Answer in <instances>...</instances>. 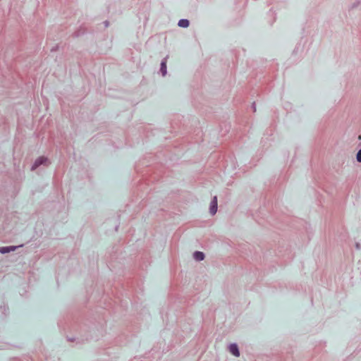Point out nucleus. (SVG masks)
<instances>
[{
	"label": "nucleus",
	"mask_w": 361,
	"mask_h": 361,
	"mask_svg": "<svg viewBox=\"0 0 361 361\" xmlns=\"http://www.w3.org/2000/svg\"><path fill=\"white\" fill-rule=\"evenodd\" d=\"M23 245H18V246L11 245V246L0 247V253H1V254L8 253V252H10L11 251H15L18 247H23Z\"/></svg>",
	"instance_id": "nucleus-3"
},
{
	"label": "nucleus",
	"mask_w": 361,
	"mask_h": 361,
	"mask_svg": "<svg viewBox=\"0 0 361 361\" xmlns=\"http://www.w3.org/2000/svg\"><path fill=\"white\" fill-rule=\"evenodd\" d=\"M204 254L200 251H195L193 253V257L197 261H202L204 259Z\"/></svg>",
	"instance_id": "nucleus-6"
},
{
	"label": "nucleus",
	"mask_w": 361,
	"mask_h": 361,
	"mask_svg": "<svg viewBox=\"0 0 361 361\" xmlns=\"http://www.w3.org/2000/svg\"><path fill=\"white\" fill-rule=\"evenodd\" d=\"M168 56L164 58L161 62L160 65V72L163 76H165L167 73L166 69V63H167Z\"/></svg>",
	"instance_id": "nucleus-5"
},
{
	"label": "nucleus",
	"mask_w": 361,
	"mask_h": 361,
	"mask_svg": "<svg viewBox=\"0 0 361 361\" xmlns=\"http://www.w3.org/2000/svg\"><path fill=\"white\" fill-rule=\"evenodd\" d=\"M359 139L361 140V135L359 136Z\"/></svg>",
	"instance_id": "nucleus-13"
},
{
	"label": "nucleus",
	"mask_w": 361,
	"mask_h": 361,
	"mask_svg": "<svg viewBox=\"0 0 361 361\" xmlns=\"http://www.w3.org/2000/svg\"><path fill=\"white\" fill-rule=\"evenodd\" d=\"M79 35H80V34L78 33V32H75L74 33V35H75V36H76V37L79 36Z\"/></svg>",
	"instance_id": "nucleus-11"
},
{
	"label": "nucleus",
	"mask_w": 361,
	"mask_h": 361,
	"mask_svg": "<svg viewBox=\"0 0 361 361\" xmlns=\"http://www.w3.org/2000/svg\"><path fill=\"white\" fill-rule=\"evenodd\" d=\"M217 212V197L214 196L210 203L209 212L212 215H214Z\"/></svg>",
	"instance_id": "nucleus-2"
},
{
	"label": "nucleus",
	"mask_w": 361,
	"mask_h": 361,
	"mask_svg": "<svg viewBox=\"0 0 361 361\" xmlns=\"http://www.w3.org/2000/svg\"><path fill=\"white\" fill-rule=\"evenodd\" d=\"M229 352L235 357L240 356V351L237 344L232 343L228 346Z\"/></svg>",
	"instance_id": "nucleus-4"
},
{
	"label": "nucleus",
	"mask_w": 361,
	"mask_h": 361,
	"mask_svg": "<svg viewBox=\"0 0 361 361\" xmlns=\"http://www.w3.org/2000/svg\"><path fill=\"white\" fill-rule=\"evenodd\" d=\"M356 159L358 162H361V149L358 150L356 155Z\"/></svg>",
	"instance_id": "nucleus-8"
},
{
	"label": "nucleus",
	"mask_w": 361,
	"mask_h": 361,
	"mask_svg": "<svg viewBox=\"0 0 361 361\" xmlns=\"http://www.w3.org/2000/svg\"><path fill=\"white\" fill-rule=\"evenodd\" d=\"M355 247L357 249V250H360L361 248V245L359 243H356L355 244Z\"/></svg>",
	"instance_id": "nucleus-9"
},
{
	"label": "nucleus",
	"mask_w": 361,
	"mask_h": 361,
	"mask_svg": "<svg viewBox=\"0 0 361 361\" xmlns=\"http://www.w3.org/2000/svg\"><path fill=\"white\" fill-rule=\"evenodd\" d=\"M104 23L105 27H108L109 25V23L107 20L104 21Z\"/></svg>",
	"instance_id": "nucleus-10"
},
{
	"label": "nucleus",
	"mask_w": 361,
	"mask_h": 361,
	"mask_svg": "<svg viewBox=\"0 0 361 361\" xmlns=\"http://www.w3.org/2000/svg\"><path fill=\"white\" fill-rule=\"evenodd\" d=\"M255 103H253V108H254V111H255Z\"/></svg>",
	"instance_id": "nucleus-12"
},
{
	"label": "nucleus",
	"mask_w": 361,
	"mask_h": 361,
	"mask_svg": "<svg viewBox=\"0 0 361 361\" xmlns=\"http://www.w3.org/2000/svg\"><path fill=\"white\" fill-rule=\"evenodd\" d=\"M50 164H51V162L47 157H45L43 156L39 157L34 162L33 165L31 167V170L35 171L36 169H37L41 165L48 166Z\"/></svg>",
	"instance_id": "nucleus-1"
},
{
	"label": "nucleus",
	"mask_w": 361,
	"mask_h": 361,
	"mask_svg": "<svg viewBox=\"0 0 361 361\" xmlns=\"http://www.w3.org/2000/svg\"><path fill=\"white\" fill-rule=\"evenodd\" d=\"M189 25L190 22L187 19H181L178 23V25L181 27H188Z\"/></svg>",
	"instance_id": "nucleus-7"
}]
</instances>
